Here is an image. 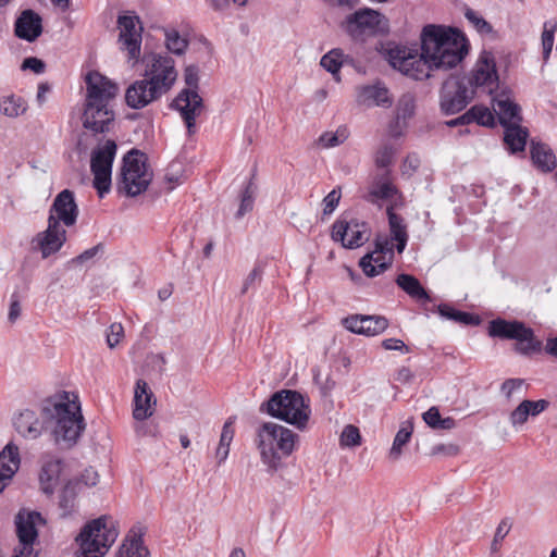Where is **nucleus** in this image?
Masks as SVG:
<instances>
[{"instance_id":"59","label":"nucleus","mask_w":557,"mask_h":557,"mask_svg":"<svg viewBox=\"0 0 557 557\" xmlns=\"http://www.w3.org/2000/svg\"><path fill=\"white\" fill-rule=\"evenodd\" d=\"M45 67H46L45 63L40 59H37L35 57L26 58L22 63V69L32 70L33 72H35L37 74L42 73L45 71Z\"/></svg>"},{"instance_id":"46","label":"nucleus","mask_w":557,"mask_h":557,"mask_svg":"<svg viewBox=\"0 0 557 557\" xmlns=\"http://www.w3.org/2000/svg\"><path fill=\"white\" fill-rule=\"evenodd\" d=\"M339 444L343 447H356L361 444L359 429L352 424H347L342 431Z\"/></svg>"},{"instance_id":"6","label":"nucleus","mask_w":557,"mask_h":557,"mask_svg":"<svg viewBox=\"0 0 557 557\" xmlns=\"http://www.w3.org/2000/svg\"><path fill=\"white\" fill-rule=\"evenodd\" d=\"M117 536L116 521L110 516H101L87 523L76 537L79 544L76 557H103Z\"/></svg>"},{"instance_id":"40","label":"nucleus","mask_w":557,"mask_h":557,"mask_svg":"<svg viewBox=\"0 0 557 557\" xmlns=\"http://www.w3.org/2000/svg\"><path fill=\"white\" fill-rule=\"evenodd\" d=\"M412 424L406 422L401 425L395 435L392 448L389 450V458L392 460H398L403 454V447L409 442L412 434Z\"/></svg>"},{"instance_id":"60","label":"nucleus","mask_w":557,"mask_h":557,"mask_svg":"<svg viewBox=\"0 0 557 557\" xmlns=\"http://www.w3.org/2000/svg\"><path fill=\"white\" fill-rule=\"evenodd\" d=\"M422 417L424 422L432 429H436L442 418L437 407H431Z\"/></svg>"},{"instance_id":"5","label":"nucleus","mask_w":557,"mask_h":557,"mask_svg":"<svg viewBox=\"0 0 557 557\" xmlns=\"http://www.w3.org/2000/svg\"><path fill=\"white\" fill-rule=\"evenodd\" d=\"M298 435L274 422L263 423L257 432V447L261 461L273 473L282 466V459L293 454Z\"/></svg>"},{"instance_id":"45","label":"nucleus","mask_w":557,"mask_h":557,"mask_svg":"<svg viewBox=\"0 0 557 557\" xmlns=\"http://www.w3.org/2000/svg\"><path fill=\"white\" fill-rule=\"evenodd\" d=\"M395 152V148L389 144H383L377 149L375 153V165L379 169V172H384V170H388L387 168L393 163Z\"/></svg>"},{"instance_id":"57","label":"nucleus","mask_w":557,"mask_h":557,"mask_svg":"<svg viewBox=\"0 0 557 557\" xmlns=\"http://www.w3.org/2000/svg\"><path fill=\"white\" fill-rule=\"evenodd\" d=\"M261 275L262 270L260 269V267H255L244 280L240 293L246 294L249 290V288L256 283V281H259L261 278Z\"/></svg>"},{"instance_id":"64","label":"nucleus","mask_w":557,"mask_h":557,"mask_svg":"<svg viewBox=\"0 0 557 557\" xmlns=\"http://www.w3.org/2000/svg\"><path fill=\"white\" fill-rule=\"evenodd\" d=\"M206 3L215 12H224L230 7V0H206Z\"/></svg>"},{"instance_id":"3","label":"nucleus","mask_w":557,"mask_h":557,"mask_svg":"<svg viewBox=\"0 0 557 557\" xmlns=\"http://www.w3.org/2000/svg\"><path fill=\"white\" fill-rule=\"evenodd\" d=\"M86 96L82 122L84 128L98 134L108 133L114 123V111L110 107L119 92L117 85L99 72L85 76Z\"/></svg>"},{"instance_id":"29","label":"nucleus","mask_w":557,"mask_h":557,"mask_svg":"<svg viewBox=\"0 0 557 557\" xmlns=\"http://www.w3.org/2000/svg\"><path fill=\"white\" fill-rule=\"evenodd\" d=\"M397 193L394 186L388 170L384 172H377L370 186L367 195V200L370 202H376L381 199H391Z\"/></svg>"},{"instance_id":"18","label":"nucleus","mask_w":557,"mask_h":557,"mask_svg":"<svg viewBox=\"0 0 557 557\" xmlns=\"http://www.w3.org/2000/svg\"><path fill=\"white\" fill-rule=\"evenodd\" d=\"M332 238L341 242L343 247L354 249L368 240L369 227L356 219H342L333 224Z\"/></svg>"},{"instance_id":"28","label":"nucleus","mask_w":557,"mask_h":557,"mask_svg":"<svg viewBox=\"0 0 557 557\" xmlns=\"http://www.w3.org/2000/svg\"><path fill=\"white\" fill-rule=\"evenodd\" d=\"M414 97L410 94L403 95L396 107L395 120L389 125V134L393 137H398L403 134L404 128L407 126V120L414 114Z\"/></svg>"},{"instance_id":"34","label":"nucleus","mask_w":557,"mask_h":557,"mask_svg":"<svg viewBox=\"0 0 557 557\" xmlns=\"http://www.w3.org/2000/svg\"><path fill=\"white\" fill-rule=\"evenodd\" d=\"M234 419L230 418L223 425L220 442L215 450L218 465H222L228 457L230 446L234 437Z\"/></svg>"},{"instance_id":"31","label":"nucleus","mask_w":557,"mask_h":557,"mask_svg":"<svg viewBox=\"0 0 557 557\" xmlns=\"http://www.w3.org/2000/svg\"><path fill=\"white\" fill-rule=\"evenodd\" d=\"M15 430L24 437L35 440L41 434V423L32 410H24L14 418Z\"/></svg>"},{"instance_id":"25","label":"nucleus","mask_w":557,"mask_h":557,"mask_svg":"<svg viewBox=\"0 0 557 557\" xmlns=\"http://www.w3.org/2000/svg\"><path fill=\"white\" fill-rule=\"evenodd\" d=\"M18 447L9 443L0 453V494L20 468Z\"/></svg>"},{"instance_id":"39","label":"nucleus","mask_w":557,"mask_h":557,"mask_svg":"<svg viewBox=\"0 0 557 557\" xmlns=\"http://www.w3.org/2000/svg\"><path fill=\"white\" fill-rule=\"evenodd\" d=\"M437 312L441 317L457 323L466 325H473L479 323V319L476 317L467 312L458 311L446 304L438 305Z\"/></svg>"},{"instance_id":"58","label":"nucleus","mask_w":557,"mask_h":557,"mask_svg":"<svg viewBox=\"0 0 557 557\" xmlns=\"http://www.w3.org/2000/svg\"><path fill=\"white\" fill-rule=\"evenodd\" d=\"M98 481H99V474L91 467L86 468L79 478V482L84 483L88 487L96 486Z\"/></svg>"},{"instance_id":"12","label":"nucleus","mask_w":557,"mask_h":557,"mask_svg":"<svg viewBox=\"0 0 557 557\" xmlns=\"http://www.w3.org/2000/svg\"><path fill=\"white\" fill-rule=\"evenodd\" d=\"M346 32L356 40L376 34H386L389 29L387 18L372 9H361L347 16Z\"/></svg>"},{"instance_id":"17","label":"nucleus","mask_w":557,"mask_h":557,"mask_svg":"<svg viewBox=\"0 0 557 557\" xmlns=\"http://www.w3.org/2000/svg\"><path fill=\"white\" fill-rule=\"evenodd\" d=\"M466 83L474 89H482L490 95L498 87V75L496 62L492 52L482 51L473 70L471 77L466 78Z\"/></svg>"},{"instance_id":"44","label":"nucleus","mask_w":557,"mask_h":557,"mask_svg":"<svg viewBox=\"0 0 557 557\" xmlns=\"http://www.w3.org/2000/svg\"><path fill=\"white\" fill-rule=\"evenodd\" d=\"M556 30H557V20L554 23H550V22L544 23L543 33H542V47H543V58L545 61H547L550 55Z\"/></svg>"},{"instance_id":"37","label":"nucleus","mask_w":557,"mask_h":557,"mask_svg":"<svg viewBox=\"0 0 557 557\" xmlns=\"http://www.w3.org/2000/svg\"><path fill=\"white\" fill-rule=\"evenodd\" d=\"M343 61L344 52L341 49H333L321 58L320 65L330 72L336 82H339V70L343 65Z\"/></svg>"},{"instance_id":"38","label":"nucleus","mask_w":557,"mask_h":557,"mask_svg":"<svg viewBox=\"0 0 557 557\" xmlns=\"http://www.w3.org/2000/svg\"><path fill=\"white\" fill-rule=\"evenodd\" d=\"M78 482L70 481L63 488L60 495V508L63 511V516H67L75 509L76 497L78 495Z\"/></svg>"},{"instance_id":"33","label":"nucleus","mask_w":557,"mask_h":557,"mask_svg":"<svg viewBox=\"0 0 557 557\" xmlns=\"http://www.w3.org/2000/svg\"><path fill=\"white\" fill-rule=\"evenodd\" d=\"M531 158L533 163L543 172H552L557 166L556 157L546 144L532 140Z\"/></svg>"},{"instance_id":"21","label":"nucleus","mask_w":557,"mask_h":557,"mask_svg":"<svg viewBox=\"0 0 557 557\" xmlns=\"http://www.w3.org/2000/svg\"><path fill=\"white\" fill-rule=\"evenodd\" d=\"M50 214L54 215L59 223L63 222L66 226L74 225L78 216V207L73 191L64 189L59 193L54 198Z\"/></svg>"},{"instance_id":"11","label":"nucleus","mask_w":557,"mask_h":557,"mask_svg":"<svg viewBox=\"0 0 557 557\" xmlns=\"http://www.w3.org/2000/svg\"><path fill=\"white\" fill-rule=\"evenodd\" d=\"M116 153V144L107 139L99 144L90 156V170L94 174V187L100 197L110 190L112 164Z\"/></svg>"},{"instance_id":"13","label":"nucleus","mask_w":557,"mask_h":557,"mask_svg":"<svg viewBox=\"0 0 557 557\" xmlns=\"http://www.w3.org/2000/svg\"><path fill=\"white\" fill-rule=\"evenodd\" d=\"M145 74L162 95L171 90L177 79V70L173 58L160 53H151L144 58Z\"/></svg>"},{"instance_id":"27","label":"nucleus","mask_w":557,"mask_h":557,"mask_svg":"<svg viewBox=\"0 0 557 557\" xmlns=\"http://www.w3.org/2000/svg\"><path fill=\"white\" fill-rule=\"evenodd\" d=\"M62 469V461L60 458L53 456H45L42 458L41 470L39 473V483L41 491L51 495L54 492L59 482V476Z\"/></svg>"},{"instance_id":"61","label":"nucleus","mask_w":557,"mask_h":557,"mask_svg":"<svg viewBox=\"0 0 557 557\" xmlns=\"http://www.w3.org/2000/svg\"><path fill=\"white\" fill-rule=\"evenodd\" d=\"M382 346L386 350H399L403 352H408L409 348L406 346V344L398 338H386L382 342Z\"/></svg>"},{"instance_id":"48","label":"nucleus","mask_w":557,"mask_h":557,"mask_svg":"<svg viewBox=\"0 0 557 557\" xmlns=\"http://www.w3.org/2000/svg\"><path fill=\"white\" fill-rule=\"evenodd\" d=\"M255 189L256 188L253 187L251 182L245 188V190H244V193L242 195V200H240L239 209H238V211L236 213L237 218H242L247 212L252 210Z\"/></svg>"},{"instance_id":"4","label":"nucleus","mask_w":557,"mask_h":557,"mask_svg":"<svg viewBox=\"0 0 557 557\" xmlns=\"http://www.w3.org/2000/svg\"><path fill=\"white\" fill-rule=\"evenodd\" d=\"M388 225L391 237L386 234H379L375 237V249L360 259L359 265L369 277H374L384 272L391 264L394 257V244L396 242L397 252L401 253L407 245L408 233L404 219L387 208Z\"/></svg>"},{"instance_id":"20","label":"nucleus","mask_w":557,"mask_h":557,"mask_svg":"<svg viewBox=\"0 0 557 557\" xmlns=\"http://www.w3.org/2000/svg\"><path fill=\"white\" fill-rule=\"evenodd\" d=\"M343 325L350 332L367 336H374L384 332L388 322L381 315H350L343 319Z\"/></svg>"},{"instance_id":"14","label":"nucleus","mask_w":557,"mask_h":557,"mask_svg":"<svg viewBox=\"0 0 557 557\" xmlns=\"http://www.w3.org/2000/svg\"><path fill=\"white\" fill-rule=\"evenodd\" d=\"M474 98V89L466 83V78L449 77L441 89L440 106L446 115L463 110Z\"/></svg>"},{"instance_id":"22","label":"nucleus","mask_w":557,"mask_h":557,"mask_svg":"<svg viewBox=\"0 0 557 557\" xmlns=\"http://www.w3.org/2000/svg\"><path fill=\"white\" fill-rule=\"evenodd\" d=\"M356 100L360 106L368 108L371 107H384L388 108L393 103V99L389 95L386 86L380 82L370 85L359 86L357 88Z\"/></svg>"},{"instance_id":"55","label":"nucleus","mask_w":557,"mask_h":557,"mask_svg":"<svg viewBox=\"0 0 557 557\" xmlns=\"http://www.w3.org/2000/svg\"><path fill=\"white\" fill-rule=\"evenodd\" d=\"M509 530H510V525L507 523V521L503 520L498 524L495 535H494V539H493V542H492V545H491V549L493 552L498 550L499 543L505 539V536L508 534Z\"/></svg>"},{"instance_id":"23","label":"nucleus","mask_w":557,"mask_h":557,"mask_svg":"<svg viewBox=\"0 0 557 557\" xmlns=\"http://www.w3.org/2000/svg\"><path fill=\"white\" fill-rule=\"evenodd\" d=\"M66 239V232L59 223L54 215L50 214L48 220V228L41 234L40 248L42 256L46 258L58 251Z\"/></svg>"},{"instance_id":"35","label":"nucleus","mask_w":557,"mask_h":557,"mask_svg":"<svg viewBox=\"0 0 557 557\" xmlns=\"http://www.w3.org/2000/svg\"><path fill=\"white\" fill-rule=\"evenodd\" d=\"M397 285L410 297L429 300L430 297L420 282L412 275L399 274L396 278Z\"/></svg>"},{"instance_id":"63","label":"nucleus","mask_w":557,"mask_h":557,"mask_svg":"<svg viewBox=\"0 0 557 557\" xmlns=\"http://www.w3.org/2000/svg\"><path fill=\"white\" fill-rule=\"evenodd\" d=\"M420 165V159L417 154H409L404 161V173L416 171Z\"/></svg>"},{"instance_id":"9","label":"nucleus","mask_w":557,"mask_h":557,"mask_svg":"<svg viewBox=\"0 0 557 557\" xmlns=\"http://www.w3.org/2000/svg\"><path fill=\"white\" fill-rule=\"evenodd\" d=\"M146 161V154L136 149L131 150L123 159L121 188L129 197L144 193L152 180Z\"/></svg>"},{"instance_id":"52","label":"nucleus","mask_w":557,"mask_h":557,"mask_svg":"<svg viewBox=\"0 0 557 557\" xmlns=\"http://www.w3.org/2000/svg\"><path fill=\"white\" fill-rule=\"evenodd\" d=\"M124 329L121 323H113L107 334V343L110 348H114L123 338Z\"/></svg>"},{"instance_id":"8","label":"nucleus","mask_w":557,"mask_h":557,"mask_svg":"<svg viewBox=\"0 0 557 557\" xmlns=\"http://www.w3.org/2000/svg\"><path fill=\"white\" fill-rule=\"evenodd\" d=\"M187 88L183 89L174 99L173 107L181 113L187 129L193 133L196 119L203 111V100L199 96L198 89V67L189 65L184 74Z\"/></svg>"},{"instance_id":"43","label":"nucleus","mask_w":557,"mask_h":557,"mask_svg":"<svg viewBox=\"0 0 557 557\" xmlns=\"http://www.w3.org/2000/svg\"><path fill=\"white\" fill-rule=\"evenodd\" d=\"M148 550L141 545L140 537H133L124 543L117 554V557H147Z\"/></svg>"},{"instance_id":"47","label":"nucleus","mask_w":557,"mask_h":557,"mask_svg":"<svg viewBox=\"0 0 557 557\" xmlns=\"http://www.w3.org/2000/svg\"><path fill=\"white\" fill-rule=\"evenodd\" d=\"M348 137L346 128H339L335 133L326 132L319 137V143L324 148L336 147L343 144Z\"/></svg>"},{"instance_id":"30","label":"nucleus","mask_w":557,"mask_h":557,"mask_svg":"<svg viewBox=\"0 0 557 557\" xmlns=\"http://www.w3.org/2000/svg\"><path fill=\"white\" fill-rule=\"evenodd\" d=\"M493 109L503 126L516 121H522L520 107L505 94L493 99Z\"/></svg>"},{"instance_id":"49","label":"nucleus","mask_w":557,"mask_h":557,"mask_svg":"<svg viewBox=\"0 0 557 557\" xmlns=\"http://www.w3.org/2000/svg\"><path fill=\"white\" fill-rule=\"evenodd\" d=\"M530 417L529 410L524 404V401H521L511 412L509 416V421L511 425L515 429H518L522 426Z\"/></svg>"},{"instance_id":"26","label":"nucleus","mask_w":557,"mask_h":557,"mask_svg":"<svg viewBox=\"0 0 557 557\" xmlns=\"http://www.w3.org/2000/svg\"><path fill=\"white\" fill-rule=\"evenodd\" d=\"M42 33L41 17L33 10H25L15 22V35L26 41L36 40Z\"/></svg>"},{"instance_id":"24","label":"nucleus","mask_w":557,"mask_h":557,"mask_svg":"<svg viewBox=\"0 0 557 557\" xmlns=\"http://www.w3.org/2000/svg\"><path fill=\"white\" fill-rule=\"evenodd\" d=\"M154 405L156 400L153 399V394L148 384L144 380H138L134 395L133 418L136 421L148 419L154 412Z\"/></svg>"},{"instance_id":"32","label":"nucleus","mask_w":557,"mask_h":557,"mask_svg":"<svg viewBox=\"0 0 557 557\" xmlns=\"http://www.w3.org/2000/svg\"><path fill=\"white\" fill-rule=\"evenodd\" d=\"M521 121H516L504 125V141L510 152L516 153L524 150L529 132L520 125Z\"/></svg>"},{"instance_id":"62","label":"nucleus","mask_w":557,"mask_h":557,"mask_svg":"<svg viewBox=\"0 0 557 557\" xmlns=\"http://www.w3.org/2000/svg\"><path fill=\"white\" fill-rule=\"evenodd\" d=\"M100 248H101V246L97 245V246H94V247L85 250L84 252L78 255L75 259H73V262L82 264V263L92 259L98 253Z\"/></svg>"},{"instance_id":"19","label":"nucleus","mask_w":557,"mask_h":557,"mask_svg":"<svg viewBox=\"0 0 557 557\" xmlns=\"http://www.w3.org/2000/svg\"><path fill=\"white\" fill-rule=\"evenodd\" d=\"M163 95L144 76L143 79L134 82L125 91L126 104L132 109H143L157 101Z\"/></svg>"},{"instance_id":"54","label":"nucleus","mask_w":557,"mask_h":557,"mask_svg":"<svg viewBox=\"0 0 557 557\" xmlns=\"http://www.w3.org/2000/svg\"><path fill=\"white\" fill-rule=\"evenodd\" d=\"M22 313V306L20 296L14 293L11 296L10 299V306H9V312H8V319L11 323L16 322V320L21 317Z\"/></svg>"},{"instance_id":"56","label":"nucleus","mask_w":557,"mask_h":557,"mask_svg":"<svg viewBox=\"0 0 557 557\" xmlns=\"http://www.w3.org/2000/svg\"><path fill=\"white\" fill-rule=\"evenodd\" d=\"M523 401H524L531 417L539 416L541 412L546 410L549 406V403L545 399H540V400L524 399Z\"/></svg>"},{"instance_id":"50","label":"nucleus","mask_w":557,"mask_h":557,"mask_svg":"<svg viewBox=\"0 0 557 557\" xmlns=\"http://www.w3.org/2000/svg\"><path fill=\"white\" fill-rule=\"evenodd\" d=\"M523 385L522 379H508L502 384L500 392L507 400H511Z\"/></svg>"},{"instance_id":"1","label":"nucleus","mask_w":557,"mask_h":557,"mask_svg":"<svg viewBox=\"0 0 557 557\" xmlns=\"http://www.w3.org/2000/svg\"><path fill=\"white\" fill-rule=\"evenodd\" d=\"M421 52L417 48L397 46L389 49V64L413 79L430 77L433 69L449 70L468 54V41L457 29L430 24L422 28Z\"/></svg>"},{"instance_id":"10","label":"nucleus","mask_w":557,"mask_h":557,"mask_svg":"<svg viewBox=\"0 0 557 557\" xmlns=\"http://www.w3.org/2000/svg\"><path fill=\"white\" fill-rule=\"evenodd\" d=\"M488 334L493 337L517 341L515 349L521 355L528 356L542 348V343L535 338L532 329L520 321L493 320L488 325Z\"/></svg>"},{"instance_id":"7","label":"nucleus","mask_w":557,"mask_h":557,"mask_svg":"<svg viewBox=\"0 0 557 557\" xmlns=\"http://www.w3.org/2000/svg\"><path fill=\"white\" fill-rule=\"evenodd\" d=\"M267 412L299 430L307 426L311 410L308 400L296 392L284 389L271 396L265 404Z\"/></svg>"},{"instance_id":"42","label":"nucleus","mask_w":557,"mask_h":557,"mask_svg":"<svg viewBox=\"0 0 557 557\" xmlns=\"http://www.w3.org/2000/svg\"><path fill=\"white\" fill-rule=\"evenodd\" d=\"M26 110L25 103L21 98L13 96L5 97L0 101V111L10 117L18 116Z\"/></svg>"},{"instance_id":"41","label":"nucleus","mask_w":557,"mask_h":557,"mask_svg":"<svg viewBox=\"0 0 557 557\" xmlns=\"http://www.w3.org/2000/svg\"><path fill=\"white\" fill-rule=\"evenodd\" d=\"M470 123L475 122L482 126L493 127L495 125V117L493 112L484 106H473L467 111Z\"/></svg>"},{"instance_id":"15","label":"nucleus","mask_w":557,"mask_h":557,"mask_svg":"<svg viewBox=\"0 0 557 557\" xmlns=\"http://www.w3.org/2000/svg\"><path fill=\"white\" fill-rule=\"evenodd\" d=\"M119 44L126 51L129 62L136 64L140 57L143 25L137 15H120L117 18Z\"/></svg>"},{"instance_id":"53","label":"nucleus","mask_w":557,"mask_h":557,"mask_svg":"<svg viewBox=\"0 0 557 557\" xmlns=\"http://www.w3.org/2000/svg\"><path fill=\"white\" fill-rule=\"evenodd\" d=\"M341 200V189H333L330 191L323 199V213L324 214H331L338 206V202Z\"/></svg>"},{"instance_id":"36","label":"nucleus","mask_w":557,"mask_h":557,"mask_svg":"<svg viewBox=\"0 0 557 557\" xmlns=\"http://www.w3.org/2000/svg\"><path fill=\"white\" fill-rule=\"evenodd\" d=\"M163 33L166 49L176 55L184 54L188 47V40L181 36L175 28H163Z\"/></svg>"},{"instance_id":"2","label":"nucleus","mask_w":557,"mask_h":557,"mask_svg":"<svg viewBox=\"0 0 557 557\" xmlns=\"http://www.w3.org/2000/svg\"><path fill=\"white\" fill-rule=\"evenodd\" d=\"M42 413L55 444L65 448L73 447L86 428L78 396L72 392H62L48 399Z\"/></svg>"},{"instance_id":"16","label":"nucleus","mask_w":557,"mask_h":557,"mask_svg":"<svg viewBox=\"0 0 557 557\" xmlns=\"http://www.w3.org/2000/svg\"><path fill=\"white\" fill-rule=\"evenodd\" d=\"M44 522L39 512L20 511L15 518L16 534L18 546L14 549L13 557H36L34 553V542L37 539L38 523Z\"/></svg>"},{"instance_id":"51","label":"nucleus","mask_w":557,"mask_h":557,"mask_svg":"<svg viewBox=\"0 0 557 557\" xmlns=\"http://www.w3.org/2000/svg\"><path fill=\"white\" fill-rule=\"evenodd\" d=\"M467 20L471 23V25L480 33H491V25L475 11L468 9L465 13Z\"/></svg>"}]
</instances>
